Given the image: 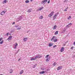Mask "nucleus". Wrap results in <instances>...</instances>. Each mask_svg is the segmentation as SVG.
<instances>
[{"instance_id":"1","label":"nucleus","mask_w":75,"mask_h":75,"mask_svg":"<svg viewBox=\"0 0 75 75\" xmlns=\"http://www.w3.org/2000/svg\"><path fill=\"white\" fill-rule=\"evenodd\" d=\"M51 41H52V42H57L58 39L57 38H55V36H53L52 38L51 39Z\"/></svg>"},{"instance_id":"2","label":"nucleus","mask_w":75,"mask_h":75,"mask_svg":"<svg viewBox=\"0 0 75 75\" xmlns=\"http://www.w3.org/2000/svg\"><path fill=\"white\" fill-rule=\"evenodd\" d=\"M18 46V44L17 43H15V45L13 44V47L14 49H16L17 47Z\"/></svg>"},{"instance_id":"3","label":"nucleus","mask_w":75,"mask_h":75,"mask_svg":"<svg viewBox=\"0 0 75 75\" xmlns=\"http://www.w3.org/2000/svg\"><path fill=\"white\" fill-rule=\"evenodd\" d=\"M58 13H56L55 14V15L53 16V19L55 20V18H56L57 17V16H58Z\"/></svg>"},{"instance_id":"4","label":"nucleus","mask_w":75,"mask_h":75,"mask_svg":"<svg viewBox=\"0 0 75 75\" xmlns=\"http://www.w3.org/2000/svg\"><path fill=\"white\" fill-rule=\"evenodd\" d=\"M35 57L36 59H37V58L39 59V58H40L42 57V56L40 54H38V55L36 56Z\"/></svg>"},{"instance_id":"5","label":"nucleus","mask_w":75,"mask_h":75,"mask_svg":"<svg viewBox=\"0 0 75 75\" xmlns=\"http://www.w3.org/2000/svg\"><path fill=\"white\" fill-rule=\"evenodd\" d=\"M36 59H36V57L35 56V57H32L30 59V61H34V60H35Z\"/></svg>"},{"instance_id":"6","label":"nucleus","mask_w":75,"mask_h":75,"mask_svg":"<svg viewBox=\"0 0 75 75\" xmlns=\"http://www.w3.org/2000/svg\"><path fill=\"white\" fill-rule=\"evenodd\" d=\"M54 11L52 12L49 15V16H48L49 17H51V16H52V15H53V14H54Z\"/></svg>"},{"instance_id":"7","label":"nucleus","mask_w":75,"mask_h":75,"mask_svg":"<svg viewBox=\"0 0 75 75\" xmlns=\"http://www.w3.org/2000/svg\"><path fill=\"white\" fill-rule=\"evenodd\" d=\"M5 13H6V11H3L1 13V16H3L4 14H5Z\"/></svg>"},{"instance_id":"8","label":"nucleus","mask_w":75,"mask_h":75,"mask_svg":"<svg viewBox=\"0 0 75 75\" xmlns=\"http://www.w3.org/2000/svg\"><path fill=\"white\" fill-rule=\"evenodd\" d=\"M43 8H44L43 7H40L39 8H38V9L37 11H40V10H42V9H43Z\"/></svg>"},{"instance_id":"9","label":"nucleus","mask_w":75,"mask_h":75,"mask_svg":"<svg viewBox=\"0 0 75 75\" xmlns=\"http://www.w3.org/2000/svg\"><path fill=\"white\" fill-rule=\"evenodd\" d=\"M66 30H67V28H64V29H63V30L62 32V33H64L65 32Z\"/></svg>"},{"instance_id":"10","label":"nucleus","mask_w":75,"mask_h":75,"mask_svg":"<svg viewBox=\"0 0 75 75\" xmlns=\"http://www.w3.org/2000/svg\"><path fill=\"white\" fill-rule=\"evenodd\" d=\"M12 36L11 35H10L8 38V39H7V40L8 41H10L11 40V38H12Z\"/></svg>"},{"instance_id":"11","label":"nucleus","mask_w":75,"mask_h":75,"mask_svg":"<svg viewBox=\"0 0 75 75\" xmlns=\"http://www.w3.org/2000/svg\"><path fill=\"white\" fill-rule=\"evenodd\" d=\"M64 51V47H62L60 50V52H63Z\"/></svg>"},{"instance_id":"12","label":"nucleus","mask_w":75,"mask_h":75,"mask_svg":"<svg viewBox=\"0 0 75 75\" xmlns=\"http://www.w3.org/2000/svg\"><path fill=\"white\" fill-rule=\"evenodd\" d=\"M45 71H41L39 72L40 74H45Z\"/></svg>"},{"instance_id":"13","label":"nucleus","mask_w":75,"mask_h":75,"mask_svg":"<svg viewBox=\"0 0 75 75\" xmlns=\"http://www.w3.org/2000/svg\"><path fill=\"white\" fill-rule=\"evenodd\" d=\"M62 66H60L58 67L57 68V70H60L61 69H62Z\"/></svg>"},{"instance_id":"14","label":"nucleus","mask_w":75,"mask_h":75,"mask_svg":"<svg viewBox=\"0 0 75 75\" xmlns=\"http://www.w3.org/2000/svg\"><path fill=\"white\" fill-rule=\"evenodd\" d=\"M28 39V38H25L23 39V40L24 41H27V40Z\"/></svg>"},{"instance_id":"15","label":"nucleus","mask_w":75,"mask_h":75,"mask_svg":"<svg viewBox=\"0 0 75 75\" xmlns=\"http://www.w3.org/2000/svg\"><path fill=\"white\" fill-rule=\"evenodd\" d=\"M57 28V25H55L54 26V27H53V30H55L56 28Z\"/></svg>"},{"instance_id":"16","label":"nucleus","mask_w":75,"mask_h":75,"mask_svg":"<svg viewBox=\"0 0 75 75\" xmlns=\"http://www.w3.org/2000/svg\"><path fill=\"white\" fill-rule=\"evenodd\" d=\"M47 0H44L42 2L41 4H44L45 2H47Z\"/></svg>"},{"instance_id":"17","label":"nucleus","mask_w":75,"mask_h":75,"mask_svg":"<svg viewBox=\"0 0 75 75\" xmlns=\"http://www.w3.org/2000/svg\"><path fill=\"white\" fill-rule=\"evenodd\" d=\"M71 24H72V23H70L68 25H67L66 26V27H70L71 25Z\"/></svg>"},{"instance_id":"18","label":"nucleus","mask_w":75,"mask_h":75,"mask_svg":"<svg viewBox=\"0 0 75 75\" xmlns=\"http://www.w3.org/2000/svg\"><path fill=\"white\" fill-rule=\"evenodd\" d=\"M23 72H24V71H23V70H21L20 71V72L19 73V74H20V75H21V74H23Z\"/></svg>"},{"instance_id":"19","label":"nucleus","mask_w":75,"mask_h":75,"mask_svg":"<svg viewBox=\"0 0 75 75\" xmlns=\"http://www.w3.org/2000/svg\"><path fill=\"white\" fill-rule=\"evenodd\" d=\"M31 10H32V9H30L27 11V12L28 13H30L31 11Z\"/></svg>"},{"instance_id":"20","label":"nucleus","mask_w":75,"mask_h":75,"mask_svg":"<svg viewBox=\"0 0 75 75\" xmlns=\"http://www.w3.org/2000/svg\"><path fill=\"white\" fill-rule=\"evenodd\" d=\"M6 1L7 0H4L3 2V4H4V3H6V2H7Z\"/></svg>"},{"instance_id":"21","label":"nucleus","mask_w":75,"mask_h":75,"mask_svg":"<svg viewBox=\"0 0 75 75\" xmlns=\"http://www.w3.org/2000/svg\"><path fill=\"white\" fill-rule=\"evenodd\" d=\"M10 73L11 74V73H13V70L12 69L10 70Z\"/></svg>"},{"instance_id":"22","label":"nucleus","mask_w":75,"mask_h":75,"mask_svg":"<svg viewBox=\"0 0 75 75\" xmlns=\"http://www.w3.org/2000/svg\"><path fill=\"white\" fill-rule=\"evenodd\" d=\"M58 31H57L54 34L55 35H57V34H58Z\"/></svg>"},{"instance_id":"23","label":"nucleus","mask_w":75,"mask_h":75,"mask_svg":"<svg viewBox=\"0 0 75 75\" xmlns=\"http://www.w3.org/2000/svg\"><path fill=\"white\" fill-rule=\"evenodd\" d=\"M43 18V16H41L39 17V18H40V19H42Z\"/></svg>"},{"instance_id":"24","label":"nucleus","mask_w":75,"mask_h":75,"mask_svg":"<svg viewBox=\"0 0 75 75\" xmlns=\"http://www.w3.org/2000/svg\"><path fill=\"white\" fill-rule=\"evenodd\" d=\"M53 44H51V43H50L49 44V47H51L52 46Z\"/></svg>"},{"instance_id":"25","label":"nucleus","mask_w":75,"mask_h":75,"mask_svg":"<svg viewBox=\"0 0 75 75\" xmlns=\"http://www.w3.org/2000/svg\"><path fill=\"white\" fill-rule=\"evenodd\" d=\"M25 2L26 3H28L30 2V1L29 0H26L25 1Z\"/></svg>"},{"instance_id":"26","label":"nucleus","mask_w":75,"mask_h":75,"mask_svg":"<svg viewBox=\"0 0 75 75\" xmlns=\"http://www.w3.org/2000/svg\"><path fill=\"white\" fill-rule=\"evenodd\" d=\"M56 65H57V64L55 62H54V63L53 64V67H54V66H55Z\"/></svg>"},{"instance_id":"27","label":"nucleus","mask_w":75,"mask_h":75,"mask_svg":"<svg viewBox=\"0 0 75 75\" xmlns=\"http://www.w3.org/2000/svg\"><path fill=\"white\" fill-rule=\"evenodd\" d=\"M37 64H35L34 65H33V68H35V67H36V66H37Z\"/></svg>"},{"instance_id":"28","label":"nucleus","mask_w":75,"mask_h":75,"mask_svg":"<svg viewBox=\"0 0 75 75\" xmlns=\"http://www.w3.org/2000/svg\"><path fill=\"white\" fill-rule=\"evenodd\" d=\"M4 42V40H2L1 42H0V44H2Z\"/></svg>"},{"instance_id":"29","label":"nucleus","mask_w":75,"mask_h":75,"mask_svg":"<svg viewBox=\"0 0 75 75\" xmlns=\"http://www.w3.org/2000/svg\"><path fill=\"white\" fill-rule=\"evenodd\" d=\"M49 60H50V59L48 58H47V59H46V62H48V61Z\"/></svg>"},{"instance_id":"30","label":"nucleus","mask_w":75,"mask_h":75,"mask_svg":"<svg viewBox=\"0 0 75 75\" xmlns=\"http://www.w3.org/2000/svg\"><path fill=\"white\" fill-rule=\"evenodd\" d=\"M19 18L20 20H22V16H21Z\"/></svg>"},{"instance_id":"31","label":"nucleus","mask_w":75,"mask_h":75,"mask_svg":"<svg viewBox=\"0 0 75 75\" xmlns=\"http://www.w3.org/2000/svg\"><path fill=\"white\" fill-rule=\"evenodd\" d=\"M21 27H19V28H18L16 29V30H21Z\"/></svg>"},{"instance_id":"32","label":"nucleus","mask_w":75,"mask_h":75,"mask_svg":"<svg viewBox=\"0 0 75 75\" xmlns=\"http://www.w3.org/2000/svg\"><path fill=\"white\" fill-rule=\"evenodd\" d=\"M49 56V55H47L45 56V58H48V57Z\"/></svg>"},{"instance_id":"33","label":"nucleus","mask_w":75,"mask_h":75,"mask_svg":"<svg viewBox=\"0 0 75 75\" xmlns=\"http://www.w3.org/2000/svg\"><path fill=\"white\" fill-rule=\"evenodd\" d=\"M71 18V16H69V17L68 18V19L69 20V19H70Z\"/></svg>"},{"instance_id":"34","label":"nucleus","mask_w":75,"mask_h":75,"mask_svg":"<svg viewBox=\"0 0 75 75\" xmlns=\"http://www.w3.org/2000/svg\"><path fill=\"white\" fill-rule=\"evenodd\" d=\"M8 34H9V33H8L6 34V36H8Z\"/></svg>"},{"instance_id":"35","label":"nucleus","mask_w":75,"mask_h":75,"mask_svg":"<svg viewBox=\"0 0 75 75\" xmlns=\"http://www.w3.org/2000/svg\"><path fill=\"white\" fill-rule=\"evenodd\" d=\"M68 0H65L64 1V3H65V2H67V1H68Z\"/></svg>"},{"instance_id":"36","label":"nucleus","mask_w":75,"mask_h":75,"mask_svg":"<svg viewBox=\"0 0 75 75\" xmlns=\"http://www.w3.org/2000/svg\"><path fill=\"white\" fill-rule=\"evenodd\" d=\"M20 18H18L17 19V21H20Z\"/></svg>"},{"instance_id":"37","label":"nucleus","mask_w":75,"mask_h":75,"mask_svg":"<svg viewBox=\"0 0 75 75\" xmlns=\"http://www.w3.org/2000/svg\"><path fill=\"white\" fill-rule=\"evenodd\" d=\"M18 26H19L18 25H15V27H16V28L18 27Z\"/></svg>"},{"instance_id":"38","label":"nucleus","mask_w":75,"mask_h":75,"mask_svg":"<svg viewBox=\"0 0 75 75\" xmlns=\"http://www.w3.org/2000/svg\"><path fill=\"white\" fill-rule=\"evenodd\" d=\"M49 70H50V69H47V70H46V71H45V72H47V71H49Z\"/></svg>"},{"instance_id":"39","label":"nucleus","mask_w":75,"mask_h":75,"mask_svg":"<svg viewBox=\"0 0 75 75\" xmlns=\"http://www.w3.org/2000/svg\"><path fill=\"white\" fill-rule=\"evenodd\" d=\"M13 30H11V33H13Z\"/></svg>"},{"instance_id":"40","label":"nucleus","mask_w":75,"mask_h":75,"mask_svg":"<svg viewBox=\"0 0 75 75\" xmlns=\"http://www.w3.org/2000/svg\"><path fill=\"white\" fill-rule=\"evenodd\" d=\"M2 39H3V38H0V41H1V40H2Z\"/></svg>"},{"instance_id":"41","label":"nucleus","mask_w":75,"mask_h":75,"mask_svg":"<svg viewBox=\"0 0 75 75\" xmlns=\"http://www.w3.org/2000/svg\"><path fill=\"white\" fill-rule=\"evenodd\" d=\"M57 47V45H55L53 46V48H55V47Z\"/></svg>"},{"instance_id":"42","label":"nucleus","mask_w":75,"mask_h":75,"mask_svg":"<svg viewBox=\"0 0 75 75\" xmlns=\"http://www.w3.org/2000/svg\"><path fill=\"white\" fill-rule=\"evenodd\" d=\"M41 69L42 70H43V71H44V70L45 69H42H42Z\"/></svg>"},{"instance_id":"43","label":"nucleus","mask_w":75,"mask_h":75,"mask_svg":"<svg viewBox=\"0 0 75 75\" xmlns=\"http://www.w3.org/2000/svg\"><path fill=\"white\" fill-rule=\"evenodd\" d=\"M68 7H67V8H65V9H65L67 10H68Z\"/></svg>"},{"instance_id":"44","label":"nucleus","mask_w":75,"mask_h":75,"mask_svg":"<svg viewBox=\"0 0 75 75\" xmlns=\"http://www.w3.org/2000/svg\"><path fill=\"white\" fill-rule=\"evenodd\" d=\"M73 48H74V47H71V50H73Z\"/></svg>"},{"instance_id":"45","label":"nucleus","mask_w":75,"mask_h":75,"mask_svg":"<svg viewBox=\"0 0 75 75\" xmlns=\"http://www.w3.org/2000/svg\"><path fill=\"white\" fill-rule=\"evenodd\" d=\"M50 1H48V4L50 3Z\"/></svg>"},{"instance_id":"46","label":"nucleus","mask_w":75,"mask_h":75,"mask_svg":"<svg viewBox=\"0 0 75 75\" xmlns=\"http://www.w3.org/2000/svg\"><path fill=\"white\" fill-rule=\"evenodd\" d=\"M15 24V22H13L12 24L13 25V24Z\"/></svg>"},{"instance_id":"47","label":"nucleus","mask_w":75,"mask_h":75,"mask_svg":"<svg viewBox=\"0 0 75 75\" xmlns=\"http://www.w3.org/2000/svg\"><path fill=\"white\" fill-rule=\"evenodd\" d=\"M64 11H67V9H64Z\"/></svg>"},{"instance_id":"48","label":"nucleus","mask_w":75,"mask_h":75,"mask_svg":"<svg viewBox=\"0 0 75 75\" xmlns=\"http://www.w3.org/2000/svg\"><path fill=\"white\" fill-rule=\"evenodd\" d=\"M73 44H74V45H75V42H74Z\"/></svg>"},{"instance_id":"49","label":"nucleus","mask_w":75,"mask_h":75,"mask_svg":"<svg viewBox=\"0 0 75 75\" xmlns=\"http://www.w3.org/2000/svg\"><path fill=\"white\" fill-rule=\"evenodd\" d=\"M71 71V69H70L69 70V72H70Z\"/></svg>"},{"instance_id":"50","label":"nucleus","mask_w":75,"mask_h":75,"mask_svg":"<svg viewBox=\"0 0 75 75\" xmlns=\"http://www.w3.org/2000/svg\"><path fill=\"white\" fill-rule=\"evenodd\" d=\"M20 60H21V59H19L18 61H19Z\"/></svg>"},{"instance_id":"51","label":"nucleus","mask_w":75,"mask_h":75,"mask_svg":"<svg viewBox=\"0 0 75 75\" xmlns=\"http://www.w3.org/2000/svg\"><path fill=\"white\" fill-rule=\"evenodd\" d=\"M30 1H33V0H30Z\"/></svg>"},{"instance_id":"52","label":"nucleus","mask_w":75,"mask_h":75,"mask_svg":"<svg viewBox=\"0 0 75 75\" xmlns=\"http://www.w3.org/2000/svg\"><path fill=\"white\" fill-rule=\"evenodd\" d=\"M0 75H3L2 74H0Z\"/></svg>"},{"instance_id":"53","label":"nucleus","mask_w":75,"mask_h":75,"mask_svg":"<svg viewBox=\"0 0 75 75\" xmlns=\"http://www.w3.org/2000/svg\"><path fill=\"white\" fill-rule=\"evenodd\" d=\"M28 31L27 33H28Z\"/></svg>"}]
</instances>
